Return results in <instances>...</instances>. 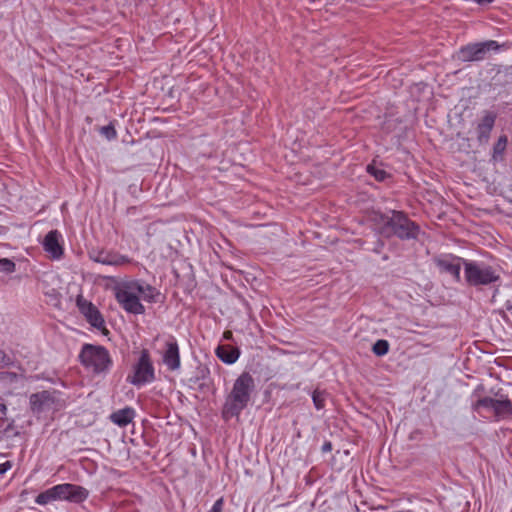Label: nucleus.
I'll use <instances>...</instances> for the list:
<instances>
[{"label":"nucleus","mask_w":512,"mask_h":512,"mask_svg":"<svg viewBox=\"0 0 512 512\" xmlns=\"http://www.w3.org/2000/svg\"><path fill=\"white\" fill-rule=\"evenodd\" d=\"M155 380V369L147 349H142L132 371L127 376V382L140 387Z\"/></svg>","instance_id":"obj_7"},{"label":"nucleus","mask_w":512,"mask_h":512,"mask_svg":"<svg viewBox=\"0 0 512 512\" xmlns=\"http://www.w3.org/2000/svg\"><path fill=\"white\" fill-rule=\"evenodd\" d=\"M134 416L135 410L131 407H125L113 412L110 416V419L114 424L120 427H125L132 422Z\"/></svg>","instance_id":"obj_18"},{"label":"nucleus","mask_w":512,"mask_h":512,"mask_svg":"<svg viewBox=\"0 0 512 512\" xmlns=\"http://www.w3.org/2000/svg\"><path fill=\"white\" fill-rule=\"evenodd\" d=\"M224 337H225L226 339H230V338L232 337V332H230V331H226V332L224 333Z\"/></svg>","instance_id":"obj_33"},{"label":"nucleus","mask_w":512,"mask_h":512,"mask_svg":"<svg viewBox=\"0 0 512 512\" xmlns=\"http://www.w3.org/2000/svg\"><path fill=\"white\" fill-rule=\"evenodd\" d=\"M367 171L373 175L375 177L376 180L378 181H383L385 180V178L388 176L387 172L382 170V169H379V168H376V167H373L371 165H369L367 167Z\"/></svg>","instance_id":"obj_23"},{"label":"nucleus","mask_w":512,"mask_h":512,"mask_svg":"<svg viewBox=\"0 0 512 512\" xmlns=\"http://www.w3.org/2000/svg\"><path fill=\"white\" fill-rule=\"evenodd\" d=\"M223 505V498H219L218 500L215 501L209 512H223Z\"/></svg>","instance_id":"obj_27"},{"label":"nucleus","mask_w":512,"mask_h":512,"mask_svg":"<svg viewBox=\"0 0 512 512\" xmlns=\"http://www.w3.org/2000/svg\"><path fill=\"white\" fill-rule=\"evenodd\" d=\"M60 238L61 234L57 230H52L45 236L43 241L45 251L55 258H59L63 254V248L59 243Z\"/></svg>","instance_id":"obj_16"},{"label":"nucleus","mask_w":512,"mask_h":512,"mask_svg":"<svg viewBox=\"0 0 512 512\" xmlns=\"http://www.w3.org/2000/svg\"><path fill=\"white\" fill-rule=\"evenodd\" d=\"M331 449H332V445H331V443H330V442H326V443H324V445H323V447H322V450H323L324 452H326V451H330Z\"/></svg>","instance_id":"obj_31"},{"label":"nucleus","mask_w":512,"mask_h":512,"mask_svg":"<svg viewBox=\"0 0 512 512\" xmlns=\"http://www.w3.org/2000/svg\"><path fill=\"white\" fill-rule=\"evenodd\" d=\"M497 41L488 40L485 42L473 43L463 46L458 51V59L463 62H474L484 60L491 50H497Z\"/></svg>","instance_id":"obj_9"},{"label":"nucleus","mask_w":512,"mask_h":512,"mask_svg":"<svg viewBox=\"0 0 512 512\" xmlns=\"http://www.w3.org/2000/svg\"><path fill=\"white\" fill-rule=\"evenodd\" d=\"M90 258L97 263L111 266H123L129 264L131 259L128 256L119 254L118 252L106 250H92L89 253Z\"/></svg>","instance_id":"obj_14"},{"label":"nucleus","mask_w":512,"mask_h":512,"mask_svg":"<svg viewBox=\"0 0 512 512\" xmlns=\"http://www.w3.org/2000/svg\"><path fill=\"white\" fill-rule=\"evenodd\" d=\"M101 134L105 136L108 140L115 139L117 136L116 130L112 124L103 126L100 130Z\"/></svg>","instance_id":"obj_24"},{"label":"nucleus","mask_w":512,"mask_h":512,"mask_svg":"<svg viewBox=\"0 0 512 512\" xmlns=\"http://www.w3.org/2000/svg\"><path fill=\"white\" fill-rule=\"evenodd\" d=\"M54 492L58 500L81 503L89 496V491L79 485L63 483L54 486Z\"/></svg>","instance_id":"obj_10"},{"label":"nucleus","mask_w":512,"mask_h":512,"mask_svg":"<svg viewBox=\"0 0 512 512\" xmlns=\"http://www.w3.org/2000/svg\"><path fill=\"white\" fill-rule=\"evenodd\" d=\"M77 306L80 312L85 316L86 320L96 329L107 331L105 321L95 305L87 301L83 297L77 298Z\"/></svg>","instance_id":"obj_12"},{"label":"nucleus","mask_w":512,"mask_h":512,"mask_svg":"<svg viewBox=\"0 0 512 512\" xmlns=\"http://www.w3.org/2000/svg\"><path fill=\"white\" fill-rule=\"evenodd\" d=\"M13 363L10 356H8L3 350L0 349V366L8 367Z\"/></svg>","instance_id":"obj_26"},{"label":"nucleus","mask_w":512,"mask_h":512,"mask_svg":"<svg viewBox=\"0 0 512 512\" xmlns=\"http://www.w3.org/2000/svg\"><path fill=\"white\" fill-rule=\"evenodd\" d=\"M471 407L476 412L481 408L491 409L497 420L512 417V402L507 397L503 399L480 397L472 403Z\"/></svg>","instance_id":"obj_8"},{"label":"nucleus","mask_w":512,"mask_h":512,"mask_svg":"<svg viewBox=\"0 0 512 512\" xmlns=\"http://www.w3.org/2000/svg\"><path fill=\"white\" fill-rule=\"evenodd\" d=\"M465 259L461 257H457L454 255H445L443 257L437 258L435 263L441 272L448 273L454 277V279L459 282L461 266L463 265V261Z\"/></svg>","instance_id":"obj_15"},{"label":"nucleus","mask_w":512,"mask_h":512,"mask_svg":"<svg viewBox=\"0 0 512 512\" xmlns=\"http://www.w3.org/2000/svg\"><path fill=\"white\" fill-rule=\"evenodd\" d=\"M160 292L152 285L141 280L123 282L115 289V298L128 313L139 315L145 313L141 300L156 303Z\"/></svg>","instance_id":"obj_1"},{"label":"nucleus","mask_w":512,"mask_h":512,"mask_svg":"<svg viewBox=\"0 0 512 512\" xmlns=\"http://www.w3.org/2000/svg\"><path fill=\"white\" fill-rule=\"evenodd\" d=\"M58 500L54 492V486L37 495L35 502L39 505H46Z\"/></svg>","instance_id":"obj_19"},{"label":"nucleus","mask_w":512,"mask_h":512,"mask_svg":"<svg viewBox=\"0 0 512 512\" xmlns=\"http://www.w3.org/2000/svg\"><path fill=\"white\" fill-rule=\"evenodd\" d=\"M16 270V264L8 259V258H2L0 259V271L10 274L15 272Z\"/></svg>","instance_id":"obj_22"},{"label":"nucleus","mask_w":512,"mask_h":512,"mask_svg":"<svg viewBox=\"0 0 512 512\" xmlns=\"http://www.w3.org/2000/svg\"><path fill=\"white\" fill-rule=\"evenodd\" d=\"M12 464L10 461H5L0 463V476L4 475L9 469H11Z\"/></svg>","instance_id":"obj_28"},{"label":"nucleus","mask_w":512,"mask_h":512,"mask_svg":"<svg viewBox=\"0 0 512 512\" xmlns=\"http://www.w3.org/2000/svg\"><path fill=\"white\" fill-rule=\"evenodd\" d=\"M505 308H506L507 312H509L512 316V299H509L506 301Z\"/></svg>","instance_id":"obj_30"},{"label":"nucleus","mask_w":512,"mask_h":512,"mask_svg":"<svg viewBox=\"0 0 512 512\" xmlns=\"http://www.w3.org/2000/svg\"><path fill=\"white\" fill-rule=\"evenodd\" d=\"M81 363L95 373L109 370L112 360L108 350L99 345L84 344L79 354Z\"/></svg>","instance_id":"obj_5"},{"label":"nucleus","mask_w":512,"mask_h":512,"mask_svg":"<svg viewBox=\"0 0 512 512\" xmlns=\"http://www.w3.org/2000/svg\"><path fill=\"white\" fill-rule=\"evenodd\" d=\"M6 414L7 406L3 402H0V420H3Z\"/></svg>","instance_id":"obj_29"},{"label":"nucleus","mask_w":512,"mask_h":512,"mask_svg":"<svg viewBox=\"0 0 512 512\" xmlns=\"http://www.w3.org/2000/svg\"><path fill=\"white\" fill-rule=\"evenodd\" d=\"M216 355L224 363L233 364L238 360L240 351L237 347H232L230 345H220L216 349Z\"/></svg>","instance_id":"obj_17"},{"label":"nucleus","mask_w":512,"mask_h":512,"mask_svg":"<svg viewBox=\"0 0 512 512\" xmlns=\"http://www.w3.org/2000/svg\"><path fill=\"white\" fill-rule=\"evenodd\" d=\"M162 361L170 371H176L181 366L180 351L177 340L169 336L164 343Z\"/></svg>","instance_id":"obj_11"},{"label":"nucleus","mask_w":512,"mask_h":512,"mask_svg":"<svg viewBox=\"0 0 512 512\" xmlns=\"http://www.w3.org/2000/svg\"><path fill=\"white\" fill-rule=\"evenodd\" d=\"M328 394L324 390L315 389L312 393V400L317 410L325 407V401Z\"/></svg>","instance_id":"obj_20"},{"label":"nucleus","mask_w":512,"mask_h":512,"mask_svg":"<svg viewBox=\"0 0 512 512\" xmlns=\"http://www.w3.org/2000/svg\"><path fill=\"white\" fill-rule=\"evenodd\" d=\"M372 351L377 356L386 355L389 351L388 341L384 339L377 340L372 347Z\"/></svg>","instance_id":"obj_21"},{"label":"nucleus","mask_w":512,"mask_h":512,"mask_svg":"<svg viewBox=\"0 0 512 512\" xmlns=\"http://www.w3.org/2000/svg\"><path fill=\"white\" fill-rule=\"evenodd\" d=\"M66 405L62 393L55 389L33 393L29 397V406L34 415L59 411Z\"/></svg>","instance_id":"obj_6"},{"label":"nucleus","mask_w":512,"mask_h":512,"mask_svg":"<svg viewBox=\"0 0 512 512\" xmlns=\"http://www.w3.org/2000/svg\"><path fill=\"white\" fill-rule=\"evenodd\" d=\"M497 114L493 111H484L481 119L475 128L476 138L479 145H486L489 142L491 131L495 125Z\"/></svg>","instance_id":"obj_13"},{"label":"nucleus","mask_w":512,"mask_h":512,"mask_svg":"<svg viewBox=\"0 0 512 512\" xmlns=\"http://www.w3.org/2000/svg\"><path fill=\"white\" fill-rule=\"evenodd\" d=\"M473 1L478 4H489V3L493 2L494 0H473Z\"/></svg>","instance_id":"obj_32"},{"label":"nucleus","mask_w":512,"mask_h":512,"mask_svg":"<svg viewBox=\"0 0 512 512\" xmlns=\"http://www.w3.org/2000/svg\"><path fill=\"white\" fill-rule=\"evenodd\" d=\"M463 266L465 281L469 286H488L500 280L498 269L485 262L464 260Z\"/></svg>","instance_id":"obj_3"},{"label":"nucleus","mask_w":512,"mask_h":512,"mask_svg":"<svg viewBox=\"0 0 512 512\" xmlns=\"http://www.w3.org/2000/svg\"><path fill=\"white\" fill-rule=\"evenodd\" d=\"M255 389V381L248 372H243L234 382L231 392L226 397L222 415L228 420L238 417L248 406Z\"/></svg>","instance_id":"obj_2"},{"label":"nucleus","mask_w":512,"mask_h":512,"mask_svg":"<svg viewBox=\"0 0 512 512\" xmlns=\"http://www.w3.org/2000/svg\"><path fill=\"white\" fill-rule=\"evenodd\" d=\"M383 220H385L383 232L387 236L395 235L402 240L416 239L418 236V225L402 211L394 210L391 217H385Z\"/></svg>","instance_id":"obj_4"},{"label":"nucleus","mask_w":512,"mask_h":512,"mask_svg":"<svg viewBox=\"0 0 512 512\" xmlns=\"http://www.w3.org/2000/svg\"><path fill=\"white\" fill-rule=\"evenodd\" d=\"M507 145V136L502 135L494 145V154H502Z\"/></svg>","instance_id":"obj_25"}]
</instances>
